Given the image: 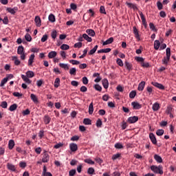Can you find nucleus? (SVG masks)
I'll return each instance as SVG.
<instances>
[{
	"mask_svg": "<svg viewBox=\"0 0 176 176\" xmlns=\"http://www.w3.org/2000/svg\"><path fill=\"white\" fill-rule=\"evenodd\" d=\"M166 56L164 57L162 59V64L164 65H167L168 64V61H170V57H171V48L167 47L166 50Z\"/></svg>",
	"mask_w": 176,
	"mask_h": 176,
	"instance_id": "nucleus-1",
	"label": "nucleus"
},
{
	"mask_svg": "<svg viewBox=\"0 0 176 176\" xmlns=\"http://www.w3.org/2000/svg\"><path fill=\"white\" fill-rule=\"evenodd\" d=\"M151 171H153V173H155V174H160V175H163L162 166H156L155 165H153L151 166Z\"/></svg>",
	"mask_w": 176,
	"mask_h": 176,
	"instance_id": "nucleus-2",
	"label": "nucleus"
},
{
	"mask_svg": "<svg viewBox=\"0 0 176 176\" xmlns=\"http://www.w3.org/2000/svg\"><path fill=\"white\" fill-rule=\"evenodd\" d=\"M139 14L140 16L142 25H144V28H148V23H146V19H145V16H144V14L142 12L139 11Z\"/></svg>",
	"mask_w": 176,
	"mask_h": 176,
	"instance_id": "nucleus-3",
	"label": "nucleus"
},
{
	"mask_svg": "<svg viewBox=\"0 0 176 176\" xmlns=\"http://www.w3.org/2000/svg\"><path fill=\"white\" fill-rule=\"evenodd\" d=\"M50 160V155L47 153V151H44L43 154L42 162L43 163H47Z\"/></svg>",
	"mask_w": 176,
	"mask_h": 176,
	"instance_id": "nucleus-4",
	"label": "nucleus"
},
{
	"mask_svg": "<svg viewBox=\"0 0 176 176\" xmlns=\"http://www.w3.org/2000/svg\"><path fill=\"white\" fill-rule=\"evenodd\" d=\"M6 10L7 12H8V13H10L11 14H16V12H18L19 10V8L17 7H14L13 8H7Z\"/></svg>",
	"mask_w": 176,
	"mask_h": 176,
	"instance_id": "nucleus-5",
	"label": "nucleus"
},
{
	"mask_svg": "<svg viewBox=\"0 0 176 176\" xmlns=\"http://www.w3.org/2000/svg\"><path fill=\"white\" fill-rule=\"evenodd\" d=\"M127 122L130 124L136 123V122H138V116L129 117Z\"/></svg>",
	"mask_w": 176,
	"mask_h": 176,
	"instance_id": "nucleus-6",
	"label": "nucleus"
},
{
	"mask_svg": "<svg viewBox=\"0 0 176 176\" xmlns=\"http://www.w3.org/2000/svg\"><path fill=\"white\" fill-rule=\"evenodd\" d=\"M131 106L133 107V109H141L142 108V105L138 103V102H132Z\"/></svg>",
	"mask_w": 176,
	"mask_h": 176,
	"instance_id": "nucleus-7",
	"label": "nucleus"
},
{
	"mask_svg": "<svg viewBox=\"0 0 176 176\" xmlns=\"http://www.w3.org/2000/svg\"><path fill=\"white\" fill-rule=\"evenodd\" d=\"M149 138L154 145H156V144H157V140H156V137L155 136V134L151 133L149 134Z\"/></svg>",
	"mask_w": 176,
	"mask_h": 176,
	"instance_id": "nucleus-8",
	"label": "nucleus"
},
{
	"mask_svg": "<svg viewBox=\"0 0 176 176\" xmlns=\"http://www.w3.org/2000/svg\"><path fill=\"white\" fill-rule=\"evenodd\" d=\"M69 148L72 152H76V151H78V144L75 143H71L69 144Z\"/></svg>",
	"mask_w": 176,
	"mask_h": 176,
	"instance_id": "nucleus-9",
	"label": "nucleus"
},
{
	"mask_svg": "<svg viewBox=\"0 0 176 176\" xmlns=\"http://www.w3.org/2000/svg\"><path fill=\"white\" fill-rule=\"evenodd\" d=\"M30 98L34 104H38L39 103V100H38V97H36V95H35L34 94H30Z\"/></svg>",
	"mask_w": 176,
	"mask_h": 176,
	"instance_id": "nucleus-10",
	"label": "nucleus"
},
{
	"mask_svg": "<svg viewBox=\"0 0 176 176\" xmlns=\"http://www.w3.org/2000/svg\"><path fill=\"white\" fill-rule=\"evenodd\" d=\"M7 168L8 170H10V171H12V172H16V166L10 164V163H8L7 164Z\"/></svg>",
	"mask_w": 176,
	"mask_h": 176,
	"instance_id": "nucleus-11",
	"label": "nucleus"
},
{
	"mask_svg": "<svg viewBox=\"0 0 176 176\" xmlns=\"http://www.w3.org/2000/svg\"><path fill=\"white\" fill-rule=\"evenodd\" d=\"M34 58H35V54H32L30 55L29 60H28V65L30 67L32 66V64L34 63Z\"/></svg>",
	"mask_w": 176,
	"mask_h": 176,
	"instance_id": "nucleus-12",
	"label": "nucleus"
},
{
	"mask_svg": "<svg viewBox=\"0 0 176 176\" xmlns=\"http://www.w3.org/2000/svg\"><path fill=\"white\" fill-rule=\"evenodd\" d=\"M34 21H35L36 27H41V17H39L38 16H35Z\"/></svg>",
	"mask_w": 176,
	"mask_h": 176,
	"instance_id": "nucleus-13",
	"label": "nucleus"
},
{
	"mask_svg": "<svg viewBox=\"0 0 176 176\" xmlns=\"http://www.w3.org/2000/svg\"><path fill=\"white\" fill-rule=\"evenodd\" d=\"M51 120H52V118L48 115H45L43 118V122L45 124H49Z\"/></svg>",
	"mask_w": 176,
	"mask_h": 176,
	"instance_id": "nucleus-14",
	"label": "nucleus"
},
{
	"mask_svg": "<svg viewBox=\"0 0 176 176\" xmlns=\"http://www.w3.org/2000/svg\"><path fill=\"white\" fill-rule=\"evenodd\" d=\"M151 85L154 86L155 87H157V89H164V86L163 85L160 84L159 82H152Z\"/></svg>",
	"mask_w": 176,
	"mask_h": 176,
	"instance_id": "nucleus-15",
	"label": "nucleus"
},
{
	"mask_svg": "<svg viewBox=\"0 0 176 176\" xmlns=\"http://www.w3.org/2000/svg\"><path fill=\"white\" fill-rule=\"evenodd\" d=\"M21 78L23 79V80H24V82H25V83H31V80H30V78H28L27 75L22 74Z\"/></svg>",
	"mask_w": 176,
	"mask_h": 176,
	"instance_id": "nucleus-16",
	"label": "nucleus"
},
{
	"mask_svg": "<svg viewBox=\"0 0 176 176\" xmlns=\"http://www.w3.org/2000/svg\"><path fill=\"white\" fill-rule=\"evenodd\" d=\"M21 78L23 79V80H24V82H25V83H31V80H30V78H28L27 75L22 74Z\"/></svg>",
	"mask_w": 176,
	"mask_h": 176,
	"instance_id": "nucleus-17",
	"label": "nucleus"
},
{
	"mask_svg": "<svg viewBox=\"0 0 176 176\" xmlns=\"http://www.w3.org/2000/svg\"><path fill=\"white\" fill-rule=\"evenodd\" d=\"M133 34L136 39H140V33L138 32V29H137L135 26L133 27Z\"/></svg>",
	"mask_w": 176,
	"mask_h": 176,
	"instance_id": "nucleus-18",
	"label": "nucleus"
},
{
	"mask_svg": "<svg viewBox=\"0 0 176 176\" xmlns=\"http://www.w3.org/2000/svg\"><path fill=\"white\" fill-rule=\"evenodd\" d=\"M127 6L131 8V9H133V10H138V7H137L136 4L131 3H126Z\"/></svg>",
	"mask_w": 176,
	"mask_h": 176,
	"instance_id": "nucleus-19",
	"label": "nucleus"
},
{
	"mask_svg": "<svg viewBox=\"0 0 176 176\" xmlns=\"http://www.w3.org/2000/svg\"><path fill=\"white\" fill-rule=\"evenodd\" d=\"M59 67L60 68H63V69L67 70V71H68V69H69V65H68L67 63H59Z\"/></svg>",
	"mask_w": 176,
	"mask_h": 176,
	"instance_id": "nucleus-20",
	"label": "nucleus"
},
{
	"mask_svg": "<svg viewBox=\"0 0 176 176\" xmlns=\"http://www.w3.org/2000/svg\"><path fill=\"white\" fill-rule=\"evenodd\" d=\"M154 159L157 162V163H163V159H162V157L159 155L155 154L154 155Z\"/></svg>",
	"mask_w": 176,
	"mask_h": 176,
	"instance_id": "nucleus-21",
	"label": "nucleus"
},
{
	"mask_svg": "<svg viewBox=\"0 0 176 176\" xmlns=\"http://www.w3.org/2000/svg\"><path fill=\"white\" fill-rule=\"evenodd\" d=\"M159 47H160V41H159V40H155L154 41L155 50H159Z\"/></svg>",
	"mask_w": 176,
	"mask_h": 176,
	"instance_id": "nucleus-22",
	"label": "nucleus"
},
{
	"mask_svg": "<svg viewBox=\"0 0 176 176\" xmlns=\"http://www.w3.org/2000/svg\"><path fill=\"white\" fill-rule=\"evenodd\" d=\"M113 42V37H110L109 39H107L106 41L103 43V46H105L107 45H111Z\"/></svg>",
	"mask_w": 176,
	"mask_h": 176,
	"instance_id": "nucleus-23",
	"label": "nucleus"
},
{
	"mask_svg": "<svg viewBox=\"0 0 176 176\" xmlns=\"http://www.w3.org/2000/svg\"><path fill=\"white\" fill-rule=\"evenodd\" d=\"M86 33L90 36H94L96 35V32L91 29H88L86 30Z\"/></svg>",
	"mask_w": 176,
	"mask_h": 176,
	"instance_id": "nucleus-24",
	"label": "nucleus"
},
{
	"mask_svg": "<svg viewBox=\"0 0 176 176\" xmlns=\"http://www.w3.org/2000/svg\"><path fill=\"white\" fill-rule=\"evenodd\" d=\"M153 111H159V109H160V104H159V103L156 102L154 104H153Z\"/></svg>",
	"mask_w": 176,
	"mask_h": 176,
	"instance_id": "nucleus-25",
	"label": "nucleus"
},
{
	"mask_svg": "<svg viewBox=\"0 0 176 176\" xmlns=\"http://www.w3.org/2000/svg\"><path fill=\"white\" fill-rule=\"evenodd\" d=\"M57 56V52L56 51H52L48 54V57L50 58H54Z\"/></svg>",
	"mask_w": 176,
	"mask_h": 176,
	"instance_id": "nucleus-26",
	"label": "nucleus"
},
{
	"mask_svg": "<svg viewBox=\"0 0 176 176\" xmlns=\"http://www.w3.org/2000/svg\"><path fill=\"white\" fill-rule=\"evenodd\" d=\"M16 109H17V104L14 103L9 107L8 111L13 112L14 111H16Z\"/></svg>",
	"mask_w": 176,
	"mask_h": 176,
	"instance_id": "nucleus-27",
	"label": "nucleus"
},
{
	"mask_svg": "<svg viewBox=\"0 0 176 176\" xmlns=\"http://www.w3.org/2000/svg\"><path fill=\"white\" fill-rule=\"evenodd\" d=\"M8 148L9 149L12 150L14 148V140H10L8 142Z\"/></svg>",
	"mask_w": 176,
	"mask_h": 176,
	"instance_id": "nucleus-28",
	"label": "nucleus"
},
{
	"mask_svg": "<svg viewBox=\"0 0 176 176\" xmlns=\"http://www.w3.org/2000/svg\"><path fill=\"white\" fill-rule=\"evenodd\" d=\"M26 76L29 78H34V76H35V73H34V72L32 71H28L26 72Z\"/></svg>",
	"mask_w": 176,
	"mask_h": 176,
	"instance_id": "nucleus-29",
	"label": "nucleus"
},
{
	"mask_svg": "<svg viewBox=\"0 0 176 176\" xmlns=\"http://www.w3.org/2000/svg\"><path fill=\"white\" fill-rule=\"evenodd\" d=\"M48 20L51 23H54V21H56V16H54V14H50L48 16Z\"/></svg>",
	"mask_w": 176,
	"mask_h": 176,
	"instance_id": "nucleus-30",
	"label": "nucleus"
},
{
	"mask_svg": "<svg viewBox=\"0 0 176 176\" xmlns=\"http://www.w3.org/2000/svg\"><path fill=\"white\" fill-rule=\"evenodd\" d=\"M93 112H94V107H93V102L90 103L89 106V115H93Z\"/></svg>",
	"mask_w": 176,
	"mask_h": 176,
	"instance_id": "nucleus-31",
	"label": "nucleus"
},
{
	"mask_svg": "<svg viewBox=\"0 0 176 176\" xmlns=\"http://www.w3.org/2000/svg\"><path fill=\"white\" fill-rule=\"evenodd\" d=\"M12 61H14L15 65H20V60L17 58V56H12Z\"/></svg>",
	"mask_w": 176,
	"mask_h": 176,
	"instance_id": "nucleus-32",
	"label": "nucleus"
},
{
	"mask_svg": "<svg viewBox=\"0 0 176 176\" xmlns=\"http://www.w3.org/2000/svg\"><path fill=\"white\" fill-rule=\"evenodd\" d=\"M82 38H85V41H87V42H91V41H93L91 37H89V35H87V34H83Z\"/></svg>",
	"mask_w": 176,
	"mask_h": 176,
	"instance_id": "nucleus-33",
	"label": "nucleus"
},
{
	"mask_svg": "<svg viewBox=\"0 0 176 176\" xmlns=\"http://www.w3.org/2000/svg\"><path fill=\"white\" fill-rule=\"evenodd\" d=\"M97 49H98V45H95V47L89 51V56L94 54V53L97 52Z\"/></svg>",
	"mask_w": 176,
	"mask_h": 176,
	"instance_id": "nucleus-34",
	"label": "nucleus"
},
{
	"mask_svg": "<svg viewBox=\"0 0 176 176\" xmlns=\"http://www.w3.org/2000/svg\"><path fill=\"white\" fill-rule=\"evenodd\" d=\"M17 54H24V47H23L22 45L18 47Z\"/></svg>",
	"mask_w": 176,
	"mask_h": 176,
	"instance_id": "nucleus-35",
	"label": "nucleus"
},
{
	"mask_svg": "<svg viewBox=\"0 0 176 176\" xmlns=\"http://www.w3.org/2000/svg\"><path fill=\"white\" fill-rule=\"evenodd\" d=\"M111 52V48L102 49L98 51V53H109Z\"/></svg>",
	"mask_w": 176,
	"mask_h": 176,
	"instance_id": "nucleus-36",
	"label": "nucleus"
},
{
	"mask_svg": "<svg viewBox=\"0 0 176 176\" xmlns=\"http://www.w3.org/2000/svg\"><path fill=\"white\" fill-rule=\"evenodd\" d=\"M125 65L128 71H131V69H133V65H131V63L129 62H125Z\"/></svg>",
	"mask_w": 176,
	"mask_h": 176,
	"instance_id": "nucleus-37",
	"label": "nucleus"
},
{
	"mask_svg": "<svg viewBox=\"0 0 176 176\" xmlns=\"http://www.w3.org/2000/svg\"><path fill=\"white\" fill-rule=\"evenodd\" d=\"M83 124L86 125H90L91 124V120H90L89 118H85L83 120Z\"/></svg>",
	"mask_w": 176,
	"mask_h": 176,
	"instance_id": "nucleus-38",
	"label": "nucleus"
},
{
	"mask_svg": "<svg viewBox=\"0 0 176 176\" xmlns=\"http://www.w3.org/2000/svg\"><path fill=\"white\" fill-rule=\"evenodd\" d=\"M173 107L171 105H169L167 107V109L166 110V113H167L168 115L171 113L173 112Z\"/></svg>",
	"mask_w": 176,
	"mask_h": 176,
	"instance_id": "nucleus-39",
	"label": "nucleus"
},
{
	"mask_svg": "<svg viewBox=\"0 0 176 176\" xmlns=\"http://www.w3.org/2000/svg\"><path fill=\"white\" fill-rule=\"evenodd\" d=\"M25 41H27L28 42H31V41H32V37H31V35L28 33H27L25 35Z\"/></svg>",
	"mask_w": 176,
	"mask_h": 176,
	"instance_id": "nucleus-40",
	"label": "nucleus"
},
{
	"mask_svg": "<svg viewBox=\"0 0 176 176\" xmlns=\"http://www.w3.org/2000/svg\"><path fill=\"white\" fill-rule=\"evenodd\" d=\"M137 96V91L135 90L131 91L129 94V98H134Z\"/></svg>",
	"mask_w": 176,
	"mask_h": 176,
	"instance_id": "nucleus-41",
	"label": "nucleus"
},
{
	"mask_svg": "<svg viewBox=\"0 0 176 176\" xmlns=\"http://www.w3.org/2000/svg\"><path fill=\"white\" fill-rule=\"evenodd\" d=\"M135 60L138 61V63H144V61H145V58L140 56H136Z\"/></svg>",
	"mask_w": 176,
	"mask_h": 176,
	"instance_id": "nucleus-42",
	"label": "nucleus"
},
{
	"mask_svg": "<svg viewBox=\"0 0 176 176\" xmlns=\"http://www.w3.org/2000/svg\"><path fill=\"white\" fill-rule=\"evenodd\" d=\"M54 87H58L60 86V78H56L54 81Z\"/></svg>",
	"mask_w": 176,
	"mask_h": 176,
	"instance_id": "nucleus-43",
	"label": "nucleus"
},
{
	"mask_svg": "<svg viewBox=\"0 0 176 176\" xmlns=\"http://www.w3.org/2000/svg\"><path fill=\"white\" fill-rule=\"evenodd\" d=\"M69 74L70 75H76V68L72 67L69 69Z\"/></svg>",
	"mask_w": 176,
	"mask_h": 176,
	"instance_id": "nucleus-44",
	"label": "nucleus"
},
{
	"mask_svg": "<svg viewBox=\"0 0 176 176\" xmlns=\"http://www.w3.org/2000/svg\"><path fill=\"white\" fill-rule=\"evenodd\" d=\"M156 134H157V135L160 137L161 135H163V134H164V130H163V129H158L156 131Z\"/></svg>",
	"mask_w": 176,
	"mask_h": 176,
	"instance_id": "nucleus-45",
	"label": "nucleus"
},
{
	"mask_svg": "<svg viewBox=\"0 0 176 176\" xmlns=\"http://www.w3.org/2000/svg\"><path fill=\"white\" fill-rule=\"evenodd\" d=\"M114 146L116 149H123V144L122 143H116Z\"/></svg>",
	"mask_w": 176,
	"mask_h": 176,
	"instance_id": "nucleus-46",
	"label": "nucleus"
},
{
	"mask_svg": "<svg viewBox=\"0 0 176 176\" xmlns=\"http://www.w3.org/2000/svg\"><path fill=\"white\" fill-rule=\"evenodd\" d=\"M51 36L52 38V39H56V38H57V31L56 30H54L51 33Z\"/></svg>",
	"mask_w": 176,
	"mask_h": 176,
	"instance_id": "nucleus-47",
	"label": "nucleus"
},
{
	"mask_svg": "<svg viewBox=\"0 0 176 176\" xmlns=\"http://www.w3.org/2000/svg\"><path fill=\"white\" fill-rule=\"evenodd\" d=\"M60 49H61V50H68V49H69V45H68L67 44H63L60 46Z\"/></svg>",
	"mask_w": 176,
	"mask_h": 176,
	"instance_id": "nucleus-48",
	"label": "nucleus"
},
{
	"mask_svg": "<svg viewBox=\"0 0 176 176\" xmlns=\"http://www.w3.org/2000/svg\"><path fill=\"white\" fill-rule=\"evenodd\" d=\"M157 8L158 10H162V9H163V3H162V2H160V1H157Z\"/></svg>",
	"mask_w": 176,
	"mask_h": 176,
	"instance_id": "nucleus-49",
	"label": "nucleus"
},
{
	"mask_svg": "<svg viewBox=\"0 0 176 176\" xmlns=\"http://www.w3.org/2000/svg\"><path fill=\"white\" fill-rule=\"evenodd\" d=\"M100 13L107 14V12L105 11V7H104V6H101L100 7Z\"/></svg>",
	"mask_w": 176,
	"mask_h": 176,
	"instance_id": "nucleus-50",
	"label": "nucleus"
},
{
	"mask_svg": "<svg viewBox=\"0 0 176 176\" xmlns=\"http://www.w3.org/2000/svg\"><path fill=\"white\" fill-rule=\"evenodd\" d=\"M8 82V78H4L1 82V84H0V86L2 87L3 86H5V84Z\"/></svg>",
	"mask_w": 176,
	"mask_h": 176,
	"instance_id": "nucleus-51",
	"label": "nucleus"
},
{
	"mask_svg": "<svg viewBox=\"0 0 176 176\" xmlns=\"http://www.w3.org/2000/svg\"><path fill=\"white\" fill-rule=\"evenodd\" d=\"M19 167H21V168H25L27 167V163H25L24 162H20Z\"/></svg>",
	"mask_w": 176,
	"mask_h": 176,
	"instance_id": "nucleus-52",
	"label": "nucleus"
},
{
	"mask_svg": "<svg viewBox=\"0 0 176 176\" xmlns=\"http://www.w3.org/2000/svg\"><path fill=\"white\" fill-rule=\"evenodd\" d=\"M69 63L73 65H78V64H80V62L76 60H70Z\"/></svg>",
	"mask_w": 176,
	"mask_h": 176,
	"instance_id": "nucleus-53",
	"label": "nucleus"
},
{
	"mask_svg": "<svg viewBox=\"0 0 176 176\" xmlns=\"http://www.w3.org/2000/svg\"><path fill=\"white\" fill-rule=\"evenodd\" d=\"M102 85H103L104 88L107 89L108 87V85H109L108 80H107V79L103 80Z\"/></svg>",
	"mask_w": 176,
	"mask_h": 176,
	"instance_id": "nucleus-54",
	"label": "nucleus"
},
{
	"mask_svg": "<svg viewBox=\"0 0 176 176\" xmlns=\"http://www.w3.org/2000/svg\"><path fill=\"white\" fill-rule=\"evenodd\" d=\"M116 63H117L118 65H119L120 67H123V60H122V59L117 58Z\"/></svg>",
	"mask_w": 176,
	"mask_h": 176,
	"instance_id": "nucleus-55",
	"label": "nucleus"
},
{
	"mask_svg": "<svg viewBox=\"0 0 176 176\" xmlns=\"http://www.w3.org/2000/svg\"><path fill=\"white\" fill-rule=\"evenodd\" d=\"M141 66L143 67V68H149L150 67V65H149V63H141Z\"/></svg>",
	"mask_w": 176,
	"mask_h": 176,
	"instance_id": "nucleus-56",
	"label": "nucleus"
},
{
	"mask_svg": "<svg viewBox=\"0 0 176 176\" xmlns=\"http://www.w3.org/2000/svg\"><path fill=\"white\" fill-rule=\"evenodd\" d=\"M84 162L88 164H94V161L91 160V159H85Z\"/></svg>",
	"mask_w": 176,
	"mask_h": 176,
	"instance_id": "nucleus-57",
	"label": "nucleus"
},
{
	"mask_svg": "<svg viewBox=\"0 0 176 176\" xmlns=\"http://www.w3.org/2000/svg\"><path fill=\"white\" fill-rule=\"evenodd\" d=\"M0 107H1V108H4V109L8 108V102L6 101H3L1 102Z\"/></svg>",
	"mask_w": 176,
	"mask_h": 176,
	"instance_id": "nucleus-58",
	"label": "nucleus"
},
{
	"mask_svg": "<svg viewBox=\"0 0 176 176\" xmlns=\"http://www.w3.org/2000/svg\"><path fill=\"white\" fill-rule=\"evenodd\" d=\"M75 174H76V170L75 169H72L71 170L69 171V176H74Z\"/></svg>",
	"mask_w": 176,
	"mask_h": 176,
	"instance_id": "nucleus-59",
	"label": "nucleus"
},
{
	"mask_svg": "<svg viewBox=\"0 0 176 176\" xmlns=\"http://www.w3.org/2000/svg\"><path fill=\"white\" fill-rule=\"evenodd\" d=\"M102 126V121H101V119H98L96 121V127H101Z\"/></svg>",
	"mask_w": 176,
	"mask_h": 176,
	"instance_id": "nucleus-60",
	"label": "nucleus"
},
{
	"mask_svg": "<svg viewBox=\"0 0 176 176\" xmlns=\"http://www.w3.org/2000/svg\"><path fill=\"white\" fill-rule=\"evenodd\" d=\"M120 157V153L115 154L112 156V160H116V159H119Z\"/></svg>",
	"mask_w": 176,
	"mask_h": 176,
	"instance_id": "nucleus-61",
	"label": "nucleus"
},
{
	"mask_svg": "<svg viewBox=\"0 0 176 176\" xmlns=\"http://www.w3.org/2000/svg\"><path fill=\"white\" fill-rule=\"evenodd\" d=\"M144 87H145V82L142 81V82L139 84L138 89H144Z\"/></svg>",
	"mask_w": 176,
	"mask_h": 176,
	"instance_id": "nucleus-62",
	"label": "nucleus"
},
{
	"mask_svg": "<svg viewBox=\"0 0 176 176\" xmlns=\"http://www.w3.org/2000/svg\"><path fill=\"white\" fill-rule=\"evenodd\" d=\"M82 42H78L74 44V47H78V49H80L82 47Z\"/></svg>",
	"mask_w": 176,
	"mask_h": 176,
	"instance_id": "nucleus-63",
	"label": "nucleus"
},
{
	"mask_svg": "<svg viewBox=\"0 0 176 176\" xmlns=\"http://www.w3.org/2000/svg\"><path fill=\"white\" fill-rule=\"evenodd\" d=\"M87 173L90 175L94 174V168H89L87 170Z\"/></svg>",
	"mask_w": 176,
	"mask_h": 176,
	"instance_id": "nucleus-64",
	"label": "nucleus"
}]
</instances>
